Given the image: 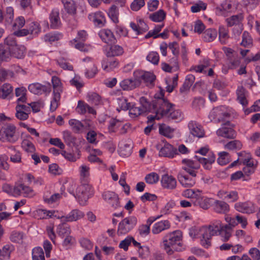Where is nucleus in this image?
Instances as JSON below:
<instances>
[{
  "mask_svg": "<svg viewBox=\"0 0 260 260\" xmlns=\"http://www.w3.org/2000/svg\"><path fill=\"white\" fill-rule=\"evenodd\" d=\"M178 179L181 184L184 187H191L195 184V180L187 175L179 173Z\"/></svg>",
  "mask_w": 260,
  "mask_h": 260,
  "instance_id": "e433bc0d",
  "label": "nucleus"
},
{
  "mask_svg": "<svg viewBox=\"0 0 260 260\" xmlns=\"http://www.w3.org/2000/svg\"><path fill=\"white\" fill-rule=\"evenodd\" d=\"M222 107H217L214 108L209 114V118L211 120H214L217 122L225 121L226 118L230 116L227 112H222Z\"/></svg>",
  "mask_w": 260,
  "mask_h": 260,
  "instance_id": "ddd939ff",
  "label": "nucleus"
},
{
  "mask_svg": "<svg viewBox=\"0 0 260 260\" xmlns=\"http://www.w3.org/2000/svg\"><path fill=\"white\" fill-rule=\"evenodd\" d=\"M134 76L140 81L142 79L147 85H153V82L155 79V75L148 72H143L142 71H136L134 72Z\"/></svg>",
  "mask_w": 260,
  "mask_h": 260,
  "instance_id": "4468645a",
  "label": "nucleus"
},
{
  "mask_svg": "<svg viewBox=\"0 0 260 260\" xmlns=\"http://www.w3.org/2000/svg\"><path fill=\"white\" fill-rule=\"evenodd\" d=\"M243 19V16L241 14L233 15L226 19V21L229 26H232L234 25L239 24Z\"/></svg>",
  "mask_w": 260,
  "mask_h": 260,
  "instance_id": "680f3d73",
  "label": "nucleus"
},
{
  "mask_svg": "<svg viewBox=\"0 0 260 260\" xmlns=\"http://www.w3.org/2000/svg\"><path fill=\"white\" fill-rule=\"evenodd\" d=\"M76 110L80 114H85L88 112L89 114L95 115L96 111L87 103L82 101H79Z\"/></svg>",
  "mask_w": 260,
  "mask_h": 260,
  "instance_id": "c85d7f7f",
  "label": "nucleus"
},
{
  "mask_svg": "<svg viewBox=\"0 0 260 260\" xmlns=\"http://www.w3.org/2000/svg\"><path fill=\"white\" fill-rule=\"evenodd\" d=\"M133 146L131 140L121 142L119 145V152L121 156L127 157L132 152Z\"/></svg>",
  "mask_w": 260,
  "mask_h": 260,
  "instance_id": "393cba45",
  "label": "nucleus"
},
{
  "mask_svg": "<svg viewBox=\"0 0 260 260\" xmlns=\"http://www.w3.org/2000/svg\"><path fill=\"white\" fill-rule=\"evenodd\" d=\"M26 89L23 87H18L15 89V95L16 96L19 98L17 99V102L24 103L26 102Z\"/></svg>",
  "mask_w": 260,
  "mask_h": 260,
  "instance_id": "5fc2aeb1",
  "label": "nucleus"
},
{
  "mask_svg": "<svg viewBox=\"0 0 260 260\" xmlns=\"http://www.w3.org/2000/svg\"><path fill=\"white\" fill-rule=\"evenodd\" d=\"M243 144L238 140H235L229 142L224 145V148L229 150H239L242 149Z\"/></svg>",
  "mask_w": 260,
  "mask_h": 260,
  "instance_id": "49530a36",
  "label": "nucleus"
},
{
  "mask_svg": "<svg viewBox=\"0 0 260 260\" xmlns=\"http://www.w3.org/2000/svg\"><path fill=\"white\" fill-rule=\"evenodd\" d=\"M21 147L27 152H33L35 151V147L31 142L27 139H24L21 143Z\"/></svg>",
  "mask_w": 260,
  "mask_h": 260,
  "instance_id": "338daca9",
  "label": "nucleus"
},
{
  "mask_svg": "<svg viewBox=\"0 0 260 260\" xmlns=\"http://www.w3.org/2000/svg\"><path fill=\"white\" fill-rule=\"evenodd\" d=\"M52 83L53 87V98L50 103V111H55L59 105L60 100V93L62 91L60 79L56 77H52Z\"/></svg>",
  "mask_w": 260,
  "mask_h": 260,
  "instance_id": "39448f33",
  "label": "nucleus"
},
{
  "mask_svg": "<svg viewBox=\"0 0 260 260\" xmlns=\"http://www.w3.org/2000/svg\"><path fill=\"white\" fill-rule=\"evenodd\" d=\"M182 233L176 231L166 235L163 238L164 249L169 254H171L173 250H179L181 245Z\"/></svg>",
  "mask_w": 260,
  "mask_h": 260,
  "instance_id": "7ed1b4c3",
  "label": "nucleus"
},
{
  "mask_svg": "<svg viewBox=\"0 0 260 260\" xmlns=\"http://www.w3.org/2000/svg\"><path fill=\"white\" fill-rule=\"evenodd\" d=\"M32 260H45L44 253L42 248L36 247L32 251Z\"/></svg>",
  "mask_w": 260,
  "mask_h": 260,
  "instance_id": "052dcab7",
  "label": "nucleus"
},
{
  "mask_svg": "<svg viewBox=\"0 0 260 260\" xmlns=\"http://www.w3.org/2000/svg\"><path fill=\"white\" fill-rule=\"evenodd\" d=\"M253 40L249 34L245 31L242 34V40L240 45L244 47L250 48L252 46Z\"/></svg>",
  "mask_w": 260,
  "mask_h": 260,
  "instance_id": "864d4df0",
  "label": "nucleus"
},
{
  "mask_svg": "<svg viewBox=\"0 0 260 260\" xmlns=\"http://www.w3.org/2000/svg\"><path fill=\"white\" fill-rule=\"evenodd\" d=\"M165 17L166 13L162 10H159L149 15V18L154 22H161Z\"/></svg>",
  "mask_w": 260,
  "mask_h": 260,
  "instance_id": "6e6d98bb",
  "label": "nucleus"
},
{
  "mask_svg": "<svg viewBox=\"0 0 260 260\" xmlns=\"http://www.w3.org/2000/svg\"><path fill=\"white\" fill-rule=\"evenodd\" d=\"M94 190L91 185L83 184L76 188L75 198L81 205H85L88 200L93 196Z\"/></svg>",
  "mask_w": 260,
  "mask_h": 260,
  "instance_id": "20e7f679",
  "label": "nucleus"
},
{
  "mask_svg": "<svg viewBox=\"0 0 260 260\" xmlns=\"http://www.w3.org/2000/svg\"><path fill=\"white\" fill-rule=\"evenodd\" d=\"M168 104L169 105V110L167 112V114L164 115V116L167 117L170 119L175 120L176 121H180L183 118L182 112L180 110H174L173 104L170 103L168 101Z\"/></svg>",
  "mask_w": 260,
  "mask_h": 260,
  "instance_id": "2f4dec72",
  "label": "nucleus"
},
{
  "mask_svg": "<svg viewBox=\"0 0 260 260\" xmlns=\"http://www.w3.org/2000/svg\"><path fill=\"white\" fill-rule=\"evenodd\" d=\"M217 162L221 166L225 165L231 161L230 154L225 151L220 152L218 153Z\"/></svg>",
  "mask_w": 260,
  "mask_h": 260,
  "instance_id": "603ef678",
  "label": "nucleus"
},
{
  "mask_svg": "<svg viewBox=\"0 0 260 260\" xmlns=\"http://www.w3.org/2000/svg\"><path fill=\"white\" fill-rule=\"evenodd\" d=\"M28 89L30 92L35 94L41 95L43 93L49 94L51 90V86L49 83L45 85L34 83L29 84Z\"/></svg>",
  "mask_w": 260,
  "mask_h": 260,
  "instance_id": "9d476101",
  "label": "nucleus"
},
{
  "mask_svg": "<svg viewBox=\"0 0 260 260\" xmlns=\"http://www.w3.org/2000/svg\"><path fill=\"white\" fill-rule=\"evenodd\" d=\"M11 57L10 48L0 45V61H8Z\"/></svg>",
  "mask_w": 260,
  "mask_h": 260,
  "instance_id": "8fccbe9b",
  "label": "nucleus"
},
{
  "mask_svg": "<svg viewBox=\"0 0 260 260\" xmlns=\"http://www.w3.org/2000/svg\"><path fill=\"white\" fill-rule=\"evenodd\" d=\"M11 56L18 59L23 58L26 53V48L23 45L15 46L13 48H10Z\"/></svg>",
  "mask_w": 260,
  "mask_h": 260,
  "instance_id": "f704fd0d",
  "label": "nucleus"
},
{
  "mask_svg": "<svg viewBox=\"0 0 260 260\" xmlns=\"http://www.w3.org/2000/svg\"><path fill=\"white\" fill-rule=\"evenodd\" d=\"M66 11L70 14L74 15L76 12V4L73 0H61Z\"/></svg>",
  "mask_w": 260,
  "mask_h": 260,
  "instance_id": "a19ab883",
  "label": "nucleus"
},
{
  "mask_svg": "<svg viewBox=\"0 0 260 260\" xmlns=\"http://www.w3.org/2000/svg\"><path fill=\"white\" fill-rule=\"evenodd\" d=\"M159 155L161 156L173 158L175 155H178V151L176 148L169 143H167L159 150Z\"/></svg>",
  "mask_w": 260,
  "mask_h": 260,
  "instance_id": "6ab92c4d",
  "label": "nucleus"
},
{
  "mask_svg": "<svg viewBox=\"0 0 260 260\" xmlns=\"http://www.w3.org/2000/svg\"><path fill=\"white\" fill-rule=\"evenodd\" d=\"M16 127L13 124H9L3 127L1 131V134L4 136L5 140L11 143H15L19 139V135L16 133Z\"/></svg>",
  "mask_w": 260,
  "mask_h": 260,
  "instance_id": "6e6552de",
  "label": "nucleus"
},
{
  "mask_svg": "<svg viewBox=\"0 0 260 260\" xmlns=\"http://www.w3.org/2000/svg\"><path fill=\"white\" fill-rule=\"evenodd\" d=\"M148 103L145 105H143L142 107H137L131 104V107L128 110H129V114L132 118L138 117L143 113L147 112H152L151 106L149 108H147Z\"/></svg>",
  "mask_w": 260,
  "mask_h": 260,
  "instance_id": "412c9836",
  "label": "nucleus"
},
{
  "mask_svg": "<svg viewBox=\"0 0 260 260\" xmlns=\"http://www.w3.org/2000/svg\"><path fill=\"white\" fill-rule=\"evenodd\" d=\"M164 26V25L163 24L156 25L153 30H150L147 33V34L145 36V38L146 39H148L150 37H153L154 39L157 38V36L158 32L160 31Z\"/></svg>",
  "mask_w": 260,
  "mask_h": 260,
  "instance_id": "69168bd1",
  "label": "nucleus"
},
{
  "mask_svg": "<svg viewBox=\"0 0 260 260\" xmlns=\"http://www.w3.org/2000/svg\"><path fill=\"white\" fill-rule=\"evenodd\" d=\"M83 61L84 62L87 61L89 63V66L86 68L85 73V76L88 78H93L98 73L96 67L90 57L85 58L83 59Z\"/></svg>",
  "mask_w": 260,
  "mask_h": 260,
  "instance_id": "473e14b6",
  "label": "nucleus"
},
{
  "mask_svg": "<svg viewBox=\"0 0 260 260\" xmlns=\"http://www.w3.org/2000/svg\"><path fill=\"white\" fill-rule=\"evenodd\" d=\"M130 27L137 35L143 34L148 30V25L141 19L139 20L137 24L133 22H131Z\"/></svg>",
  "mask_w": 260,
  "mask_h": 260,
  "instance_id": "c756f323",
  "label": "nucleus"
},
{
  "mask_svg": "<svg viewBox=\"0 0 260 260\" xmlns=\"http://www.w3.org/2000/svg\"><path fill=\"white\" fill-rule=\"evenodd\" d=\"M84 215V214L82 211L78 209H74L67 215L58 216V218L60 219L61 222H73L82 218Z\"/></svg>",
  "mask_w": 260,
  "mask_h": 260,
  "instance_id": "dca6fc26",
  "label": "nucleus"
},
{
  "mask_svg": "<svg viewBox=\"0 0 260 260\" xmlns=\"http://www.w3.org/2000/svg\"><path fill=\"white\" fill-rule=\"evenodd\" d=\"M190 133L194 137L202 138L204 135V131L200 124L194 121H191L188 124Z\"/></svg>",
  "mask_w": 260,
  "mask_h": 260,
  "instance_id": "5701e85b",
  "label": "nucleus"
},
{
  "mask_svg": "<svg viewBox=\"0 0 260 260\" xmlns=\"http://www.w3.org/2000/svg\"><path fill=\"white\" fill-rule=\"evenodd\" d=\"M99 35L103 41L106 43H114L116 42V38L113 32L110 29H102L100 31Z\"/></svg>",
  "mask_w": 260,
  "mask_h": 260,
  "instance_id": "cd10ccee",
  "label": "nucleus"
},
{
  "mask_svg": "<svg viewBox=\"0 0 260 260\" xmlns=\"http://www.w3.org/2000/svg\"><path fill=\"white\" fill-rule=\"evenodd\" d=\"M260 0H243V6L247 10H252L255 9L259 4Z\"/></svg>",
  "mask_w": 260,
  "mask_h": 260,
  "instance_id": "0e129e2a",
  "label": "nucleus"
},
{
  "mask_svg": "<svg viewBox=\"0 0 260 260\" xmlns=\"http://www.w3.org/2000/svg\"><path fill=\"white\" fill-rule=\"evenodd\" d=\"M145 180L148 184H155L158 181L159 176L157 173L152 172L145 176Z\"/></svg>",
  "mask_w": 260,
  "mask_h": 260,
  "instance_id": "774afa93",
  "label": "nucleus"
},
{
  "mask_svg": "<svg viewBox=\"0 0 260 260\" xmlns=\"http://www.w3.org/2000/svg\"><path fill=\"white\" fill-rule=\"evenodd\" d=\"M174 129L165 124H160L159 126V133L165 137L171 138L173 137Z\"/></svg>",
  "mask_w": 260,
  "mask_h": 260,
  "instance_id": "a18cd8bd",
  "label": "nucleus"
},
{
  "mask_svg": "<svg viewBox=\"0 0 260 260\" xmlns=\"http://www.w3.org/2000/svg\"><path fill=\"white\" fill-rule=\"evenodd\" d=\"M66 222H61L56 228V233L59 236L63 238L69 235L71 233L70 226L66 223Z\"/></svg>",
  "mask_w": 260,
  "mask_h": 260,
  "instance_id": "37998d69",
  "label": "nucleus"
},
{
  "mask_svg": "<svg viewBox=\"0 0 260 260\" xmlns=\"http://www.w3.org/2000/svg\"><path fill=\"white\" fill-rule=\"evenodd\" d=\"M61 34L58 32H53L46 34L44 37L45 42L52 43L57 41L62 38Z\"/></svg>",
  "mask_w": 260,
  "mask_h": 260,
  "instance_id": "3c124183",
  "label": "nucleus"
},
{
  "mask_svg": "<svg viewBox=\"0 0 260 260\" xmlns=\"http://www.w3.org/2000/svg\"><path fill=\"white\" fill-rule=\"evenodd\" d=\"M216 134L218 136L228 139H234L237 135L236 131L233 128L225 126H222L218 129L216 131Z\"/></svg>",
  "mask_w": 260,
  "mask_h": 260,
  "instance_id": "a878e982",
  "label": "nucleus"
},
{
  "mask_svg": "<svg viewBox=\"0 0 260 260\" xmlns=\"http://www.w3.org/2000/svg\"><path fill=\"white\" fill-rule=\"evenodd\" d=\"M182 163L185 165L183 167V170L193 177L197 176L196 170H198L200 167V163L198 160L195 161L190 159H183L182 160Z\"/></svg>",
  "mask_w": 260,
  "mask_h": 260,
  "instance_id": "9b49d317",
  "label": "nucleus"
},
{
  "mask_svg": "<svg viewBox=\"0 0 260 260\" xmlns=\"http://www.w3.org/2000/svg\"><path fill=\"white\" fill-rule=\"evenodd\" d=\"M222 222L218 219H214L211 221L208 226H203L200 229L201 243L204 247L208 248L211 245L212 236L220 235L223 242H228L229 237H225L226 230Z\"/></svg>",
  "mask_w": 260,
  "mask_h": 260,
  "instance_id": "f257e3e1",
  "label": "nucleus"
},
{
  "mask_svg": "<svg viewBox=\"0 0 260 260\" xmlns=\"http://www.w3.org/2000/svg\"><path fill=\"white\" fill-rule=\"evenodd\" d=\"M89 18L97 26H102L106 22L105 15L102 12L98 11L89 15Z\"/></svg>",
  "mask_w": 260,
  "mask_h": 260,
  "instance_id": "7c9ffc66",
  "label": "nucleus"
},
{
  "mask_svg": "<svg viewBox=\"0 0 260 260\" xmlns=\"http://www.w3.org/2000/svg\"><path fill=\"white\" fill-rule=\"evenodd\" d=\"M170 226V223L168 220H162L154 224L152 232L154 234H157L163 231L169 229Z\"/></svg>",
  "mask_w": 260,
  "mask_h": 260,
  "instance_id": "72a5a7b5",
  "label": "nucleus"
},
{
  "mask_svg": "<svg viewBox=\"0 0 260 260\" xmlns=\"http://www.w3.org/2000/svg\"><path fill=\"white\" fill-rule=\"evenodd\" d=\"M87 101L90 104L95 106L102 104L103 101L101 96L97 93L89 92L86 95Z\"/></svg>",
  "mask_w": 260,
  "mask_h": 260,
  "instance_id": "ea45409f",
  "label": "nucleus"
},
{
  "mask_svg": "<svg viewBox=\"0 0 260 260\" xmlns=\"http://www.w3.org/2000/svg\"><path fill=\"white\" fill-rule=\"evenodd\" d=\"M103 199L113 208L116 209L119 207V201L118 196L114 192L106 191L102 194Z\"/></svg>",
  "mask_w": 260,
  "mask_h": 260,
  "instance_id": "2eb2a0df",
  "label": "nucleus"
},
{
  "mask_svg": "<svg viewBox=\"0 0 260 260\" xmlns=\"http://www.w3.org/2000/svg\"><path fill=\"white\" fill-rule=\"evenodd\" d=\"M151 106L152 113L155 114V115H149L147 117L148 122L151 123L154 119H159L164 115L167 114L169 110V105L168 104V101L164 98H158L152 101L150 104H148L147 108Z\"/></svg>",
  "mask_w": 260,
  "mask_h": 260,
  "instance_id": "f03ea898",
  "label": "nucleus"
},
{
  "mask_svg": "<svg viewBox=\"0 0 260 260\" xmlns=\"http://www.w3.org/2000/svg\"><path fill=\"white\" fill-rule=\"evenodd\" d=\"M235 207L238 211L243 213L250 214L255 211L253 204L250 202L237 203L235 204Z\"/></svg>",
  "mask_w": 260,
  "mask_h": 260,
  "instance_id": "4be33fe9",
  "label": "nucleus"
},
{
  "mask_svg": "<svg viewBox=\"0 0 260 260\" xmlns=\"http://www.w3.org/2000/svg\"><path fill=\"white\" fill-rule=\"evenodd\" d=\"M195 206H199L203 209H208L209 208V199L206 197H202L200 193L193 202Z\"/></svg>",
  "mask_w": 260,
  "mask_h": 260,
  "instance_id": "79ce46f5",
  "label": "nucleus"
},
{
  "mask_svg": "<svg viewBox=\"0 0 260 260\" xmlns=\"http://www.w3.org/2000/svg\"><path fill=\"white\" fill-rule=\"evenodd\" d=\"M119 61L116 58H107L103 60L102 66L103 70L107 72H110L118 67Z\"/></svg>",
  "mask_w": 260,
  "mask_h": 260,
  "instance_id": "b1692460",
  "label": "nucleus"
},
{
  "mask_svg": "<svg viewBox=\"0 0 260 260\" xmlns=\"http://www.w3.org/2000/svg\"><path fill=\"white\" fill-rule=\"evenodd\" d=\"M109 16L112 20L115 23L118 22L119 12L117 7L115 5H112L108 13Z\"/></svg>",
  "mask_w": 260,
  "mask_h": 260,
  "instance_id": "e2e57ef3",
  "label": "nucleus"
},
{
  "mask_svg": "<svg viewBox=\"0 0 260 260\" xmlns=\"http://www.w3.org/2000/svg\"><path fill=\"white\" fill-rule=\"evenodd\" d=\"M13 88L10 84L5 83L0 88V97L6 99L12 91Z\"/></svg>",
  "mask_w": 260,
  "mask_h": 260,
  "instance_id": "4d7b16f0",
  "label": "nucleus"
},
{
  "mask_svg": "<svg viewBox=\"0 0 260 260\" xmlns=\"http://www.w3.org/2000/svg\"><path fill=\"white\" fill-rule=\"evenodd\" d=\"M229 38L228 30L224 26H220L219 27V40L222 44L228 43Z\"/></svg>",
  "mask_w": 260,
  "mask_h": 260,
  "instance_id": "09e8293b",
  "label": "nucleus"
},
{
  "mask_svg": "<svg viewBox=\"0 0 260 260\" xmlns=\"http://www.w3.org/2000/svg\"><path fill=\"white\" fill-rule=\"evenodd\" d=\"M69 123L71 126L73 131L76 133H82V122L76 120V119H71L69 121Z\"/></svg>",
  "mask_w": 260,
  "mask_h": 260,
  "instance_id": "bf43d9fd",
  "label": "nucleus"
},
{
  "mask_svg": "<svg viewBox=\"0 0 260 260\" xmlns=\"http://www.w3.org/2000/svg\"><path fill=\"white\" fill-rule=\"evenodd\" d=\"M137 218L135 216H129L122 219L118 224L117 234L124 235L132 231L136 226Z\"/></svg>",
  "mask_w": 260,
  "mask_h": 260,
  "instance_id": "423d86ee",
  "label": "nucleus"
},
{
  "mask_svg": "<svg viewBox=\"0 0 260 260\" xmlns=\"http://www.w3.org/2000/svg\"><path fill=\"white\" fill-rule=\"evenodd\" d=\"M161 184L164 188L173 190L176 187L177 181L173 176L165 174L161 177Z\"/></svg>",
  "mask_w": 260,
  "mask_h": 260,
  "instance_id": "a211bd4d",
  "label": "nucleus"
},
{
  "mask_svg": "<svg viewBox=\"0 0 260 260\" xmlns=\"http://www.w3.org/2000/svg\"><path fill=\"white\" fill-rule=\"evenodd\" d=\"M12 250V247L9 245H6L2 249H0V260L9 259Z\"/></svg>",
  "mask_w": 260,
  "mask_h": 260,
  "instance_id": "de8ad7c7",
  "label": "nucleus"
},
{
  "mask_svg": "<svg viewBox=\"0 0 260 260\" xmlns=\"http://www.w3.org/2000/svg\"><path fill=\"white\" fill-rule=\"evenodd\" d=\"M141 84V81L134 77V79H125L121 81L120 83V86L124 90H133Z\"/></svg>",
  "mask_w": 260,
  "mask_h": 260,
  "instance_id": "f3484780",
  "label": "nucleus"
},
{
  "mask_svg": "<svg viewBox=\"0 0 260 260\" xmlns=\"http://www.w3.org/2000/svg\"><path fill=\"white\" fill-rule=\"evenodd\" d=\"M195 158L199 161L203 168L210 170L212 168V164L215 162L216 156L213 152L208 153V154L204 156L196 155Z\"/></svg>",
  "mask_w": 260,
  "mask_h": 260,
  "instance_id": "f8f14e48",
  "label": "nucleus"
},
{
  "mask_svg": "<svg viewBox=\"0 0 260 260\" xmlns=\"http://www.w3.org/2000/svg\"><path fill=\"white\" fill-rule=\"evenodd\" d=\"M217 35V31L214 28L206 29L203 34V39L205 42H210L215 39Z\"/></svg>",
  "mask_w": 260,
  "mask_h": 260,
  "instance_id": "c03bdc74",
  "label": "nucleus"
},
{
  "mask_svg": "<svg viewBox=\"0 0 260 260\" xmlns=\"http://www.w3.org/2000/svg\"><path fill=\"white\" fill-rule=\"evenodd\" d=\"M124 53L123 48L118 45H111L106 52L108 57L121 56Z\"/></svg>",
  "mask_w": 260,
  "mask_h": 260,
  "instance_id": "58836bf2",
  "label": "nucleus"
},
{
  "mask_svg": "<svg viewBox=\"0 0 260 260\" xmlns=\"http://www.w3.org/2000/svg\"><path fill=\"white\" fill-rule=\"evenodd\" d=\"M222 50L226 56L229 69L234 70L240 66L241 58L239 56L237 52L226 47H223Z\"/></svg>",
  "mask_w": 260,
  "mask_h": 260,
  "instance_id": "0eeeda50",
  "label": "nucleus"
},
{
  "mask_svg": "<svg viewBox=\"0 0 260 260\" xmlns=\"http://www.w3.org/2000/svg\"><path fill=\"white\" fill-rule=\"evenodd\" d=\"M214 210L216 213L225 214L230 210V206L223 201L216 200L214 202Z\"/></svg>",
  "mask_w": 260,
  "mask_h": 260,
  "instance_id": "c9c22d12",
  "label": "nucleus"
},
{
  "mask_svg": "<svg viewBox=\"0 0 260 260\" xmlns=\"http://www.w3.org/2000/svg\"><path fill=\"white\" fill-rule=\"evenodd\" d=\"M201 192L202 191L199 189H186L182 192V195L185 198L196 199Z\"/></svg>",
  "mask_w": 260,
  "mask_h": 260,
  "instance_id": "13d9d810",
  "label": "nucleus"
},
{
  "mask_svg": "<svg viewBox=\"0 0 260 260\" xmlns=\"http://www.w3.org/2000/svg\"><path fill=\"white\" fill-rule=\"evenodd\" d=\"M34 190L30 187L21 182L15 183L13 189L14 196H22L25 198H31L35 196Z\"/></svg>",
  "mask_w": 260,
  "mask_h": 260,
  "instance_id": "1a4fd4ad",
  "label": "nucleus"
},
{
  "mask_svg": "<svg viewBox=\"0 0 260 260\" xmlns=\"http://www.w3.org/2000/svg\"><path fill=\"white\" fill-rule=\"evenodd\" d=\"M50 27L53 29L57 28L61 25L59 17V11L58 9H54L52 10L49 15Z\"/></svg>",
  "mask_w": 260,
  "mask_h": 260,
  "instance_id": "bb28decb",
  "label": "nucleus"
},
{
  "mask_svg": "<svg viewBox=\"0 0 260 260\" xmlns=\"http://www.w3.org/2000/svg\"><path fill=\"white\" fill-rule=\"evenodd\" d=\"M224 219L228 223L224 225V228L225 229V230H226L224 235L225 237H229L230 239L232 235L233 228L238 225V222H236V216L235 218H233L230 215H226Z\"/></svg>",
  "mask_w": 260,
  "mask_h": 260,
  "instance_id": "aec40b11",
  "label": "nucleus"
},
{
  "mask_svg": "<svg viewBox=\"0 0 260 260\" xmlns=\"http://www.w3.org/2000/svg\"><path fill=\"white\" fill-rule=\"evenodd\" d=\"M238 155L239 160L243 165L248 167H252L253 166V162L251 160V156L250 153L242 151L238 153Z\"/></svg>",
  "mask_w": 260,
  "mask_h": 260,
  "instance_id": "4c0bfd02",
  "label": "nucleus"
}]
</instances>
